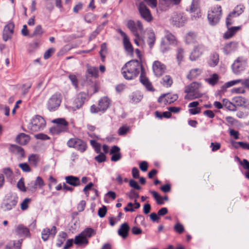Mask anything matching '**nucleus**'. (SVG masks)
Segmentation results:
<instances>
[{"label": "nucleus", "mask_w": 249, "mask_h": 249, "mask_svg": "<svg viewBox=\"0 0 249 249\" xmlns=\"http://www.w3.org/2000/svg\"><path fill=\"white\" fill-rule=\"evenodd\" d=\"M142 70V63L137 60H132L127 62L122 68V74L126 80H132L136 78L140 70Z\"/></svg>", "instance_id": "1"}, {"label": "nucleus", "mask_w": 249, "mask_h": 249, "mask_svg": "<svg viewBox=\"0 0 249 249\" xmlns=\"http://www.w3.org/2000/svg\"><path fill=\"white\" fill-rule=\"evenodd\" d=\"M243 12V6L238 5L234 8L233 11L228 15V17L226 18V24L228 30L224 35L225 38L229 39L231 38L240 29V27L238 26L229 27V26L232 23L231 18L239 16Z\"/></svg>", "instance_id": "2"}, {"label": "nucleus", "mask_w": 249, "mask_h": 249, "mask_svg": "<svg viewBox=\"0 0 249 249\" xmlns=\"http://www.w3.org/2000/svg\"><path fill=\"white\" fill-rule=\"evenodd\" d=\"M201 87V84L197 82H193L186 87L185 92L186 95L184 99L189 100H193L202 97L203 94L199 91Z\"/></svg>", "instance_id": "3"}, {"label": "nucleus", "mask_w": 249, "mask_h": 249, "mask_svg": "<svg viewBox=\"0 0 249 249\" xmlns=\"http://www.w3.org/2000/svg\"><path fill=\"white\" fill-rule=\"evenodd\" d=\"M208 19L211 25L214 26L217 24L222 17V9L220 6L217 5L208 12Z\"/></svg>", "instance_id": "4"}, {"label": "nucleus", "mask_w": 249, "mask_h": 249, "mask_svg": "<svg viewBox=\"0 0 249 249\" xmlns=\"http://www.w3.org/2000/svg\"><path fill=\"white\" fill-rule=\"evenodd\" d=\"M45 121L41 116L36 115L28 124V128L32 132H37L42 130L45 126Z\"/></svg>", "instance_id": "5"}, {"label": "nucleus", "mask_w": 249, "mask_h": 249, "mask_svg": "<svg viewBox=\"0 0 249 249\" xmlns=\"http://www.w3.org/2000/svg\"><path fill=\"white\" fill-rule=\"evenodd\" d=\"M170 23L177 27L184 26L187 21V18L185 15L181 12H174L170 17Z\"/></svg>", "instance_id": "6"}, {"label": "nucleus", "mask_w": 249, "mask_h": 249, "mask_svg": "<svg viewBox=\"0 0 249 249\" xmlns=\"http://www.w3.org/2000/svg\"><path fill=\"white\" fill-rule=\"evenodd\" d=\"M62 99V94L59 92L54 93L49 99L47 103V108L50 111H53L56 110L60 105Z\"/></svg>", "instance_id": "7"}, {"label": "nucleus", "mask_w": 249, "mask_h": 249, "mask_svg": "<svg viewBox=\"0 0 249 249\" xmlns=\"http://www.w3.org/2000/svg\"><path fill=\"white\" fill-rule=\"evenodd\" d=\"M68 147L73 148L81 153L85 152L87 148V144L81 139L74 138L70 139L67 142Z\"/></svg>", "instance_id": "8"}, {"label": "nucleus", "mask_w": 249, "mask_h": 249, "mask_svg": "<svg viewBox=\"0 0 249 249\" xmlns=\"http://www.w3.org/2000/svg\"><path fill=\"white\" fill-rule=\"evenodd\" d=\"M52 122L56 124V126L51 129L53 133L58 134L67 130L68 123L64 119H56L53 120Z\"/></svg>", "instance_id": "9"}, {"label": "nucleus", "mask_w": 249, "mask_h": 249, "mask_svg": "<svg viewBox=\"0 0 249 249\" xmlns=\"http://www.w3.org/2000/svg\"><path fill=\"white\" fill-rule=\"evenodd\" d=\"M126 26L135 36H138L139 32L142 33L143 30L142 24L140 20L135 22L132 20H129L127 22Z\"/></svg>", "instance_id": "10"}, {"label": "nucleus", "mask_w": 249, "mask_h": 249, "mask_svg": "<svg viewBox=\"0 0 249 249\" xmlns=\"http://www.w3.org/2000/svg\"><path fill=\"white\" fill-rule=\"evenodd\" d=\"M138 9L141 17L146 21L150 22L153 20L151 12L144 2H140Z\"/></svg>", "instance_id": "11"}, {"label": "nucleus", "mask_w": 249, "mask_h": 249, "mask_svg": "<svg viewBox=\"0 0 249 249\" xmlns=\"http://www.w3.org/2000/svg\"><path fill=\"white\" fill-rule=\"evenodd\" d=\"M247 61L243 57H238L236 59L231 66L234 73L238 74L244 71L246 66Z\"/></svg>", "instance_id": "12"}, {"label": "nucleus", "mask_w": 249, "mask_h": 249, "mask_svg": "<svg viewBox=\"0 0 249 249\" xmlns=\"http://www.w3.org/2000/svg\"><path fill=\"white\" fill-rule=\"evenodd\" d=\"M18 201L17 195H13L10 196V198L3 203L1 207L4 211H10L17 205Z\"/></svg>", "instance_id": "13"}, {"label": "nucleus", "mask_w": 249, "mask_h": 249, "mask_svg": "<svg viewBox=\"0 0 249 249\" xmlns=\"http://www.w3.org/2000/svg\"><path fill=\"white\" fill-rule=\"evenodd\" d=\"M178 98L177 94H164L158 99V102L163 105L170 104L176 101Z\"/></svg>", "instance_id": "14"}, {"label": "nucleus", "mask_w": 249, "mask_h": 249, "mask_svg": "<svg viewBox=\"0 0 249 249\" xmlns=\"http://www.w3.org/2000/svg\"><path fill=\"white\" fill-rule=\"evenodd\" d=\"M14 27L15 25L13 22H9L4 26L2 35L4 41H6L12 38Z\"/></svg>", "instance_id": "15"}, {"label": "nucleus", "mask_w": 249, "mask_h": 249, "mask_svg": "<svg viewBox=\"0 0 249 249\" xmlns=\"http://www.w3.org/2000/svg\"><path fill=\"white\" fill-rule=\"evenodd\" d=\"M205 47L202 45H199L196 46L190 55V59L191 61L197 60L204 53Z\"/></svg>", "instance_id": "16"}, {"label": "nucleus", "mask_w": 249, "mask_h": 249, "mask_svg": "<svg viewBox=\"0 0 249 249\" xmlns=\"http://www.w3.org/2000/svg\"><path fill=\"white\" fill-rule=\"evenodd\" d=\"M166 69L165 66L159 61H155L153 64V71L156 76H160Z\"/></svg>", "instance_id": "17"}, {"label": "nucleus", "mask_w": 249, "mask_h": 249, "mask_svg": "<svg viewBox=\"0 0 249 249\" xmlns=\"http://www.w3.org/2000/svg\"><path fill=\"white\" fill-rule=\"evenodd\" d=\"M117 31L123 37V44L125 50L129 53H132L133 51V48L128 37L121 29H119L117 30Z\"/></svg>", "instance_id": "18"}, {"label": "nucleus", "mask_w": 249, "mask_h": 249, "mask_svg": "<svg viewBox=\"0 0 249 249\" xmlns=\"http://www.w3.org/2000/svg\"><path fill=\"white\" fill-rule=\"evenodd\" d=\"M57 232V230L55 226H53L50 230L49 228H46L43 230L41 232V237L44 241H47L49 236L54 237Z\"/></svg>", "instance_id": "19"}, {"label": "nucleus", "mask_w": 249, "mask_h": 249, "mask_svg": "<svg viewBox=\"0 0 249 249\" xmlns=\"http://www.w3.org/2000/svg\"><path fill=\"white\" fill-rule=\"evenodd\" d=\"M9 150L10 152L17 155L19 159H22L25 157L24 149L18 145L10 144L9 147Z\"/></svg>", "instance_id": "20"}, {"label": "nucleus", "mask_w": 249, "mask_h": 249, "mask_svg": "<svg viewBox=\"0 0 249 249\" xmlns=\"http://www.w3.org/2000/svg\"><path fill=\"white\" fill-rule=\"evenodd\" d=\"M45 185V183L42 178L37 177L35 182H31L29 184V190L31 191H35L37 187L42 188Z\"/></svg>", "instance_id": "21"}, {"label": "nucleus", "mask_w": 249, "mask_h": 249, "mask_svg": "<svg viewBox=\"0 0 249 249\" xmlns=\"http://www.w3.org/2000/svg\"><path fill=\"white\" fill-rule=\"evenodd\" d=\"M185 56L184 49L180 47H178L176 52V59L178 66H181V63L184 61Z\"/></svg>", "instance_id": "22"}, {"label": "nucleus", "mask_w": 249, "mask_h": 249, "mask_svg": "<svg viewBox=\"0 0 249 249\" xmlns=\"http://www.w3.org/2000/svg\"><path fill=\"white\" fill-rule=\"evenodd\" d=\"M238 43L236 42H231L226 44L223 48V52L226 54H229L237 49Z\"/></svg>", "instance_id": "23"}, {"label": "nucleus", "mask_w": 249, "mask_h": 249, "mask_svg": "<svg viewBox=\"0 0 249 249\" xmlns=\"http://www.w3.org/2000/svg\"><path fill=\"white\" fill-rule=\"evenodd\" d=\"M140 80L141 83L143 86H145V87L148 90H154L151 82L149 81L148 79L144 75L143 69L141 71V73L140 77Z\"/></svg>", "instance_id": "24"}, {"label": "nucleus", "mask_w": 249, "mask_h": 249, "mask_svg": "<svg viewBox=\"0 0 249 249\" xmlns=\"http://www.w3.org/2000/svg\"><path fill=\"white\" fill-rule=\"evenodd\" d=\"M174 5L171 0H159V9L161 11H166Z\"/></svg>", "instance_id": "25"}, {"label": "nucleus", "mask_w": 249, "mask_h": 249, "mask_svg": "<svg viewBox=\"0 0 249 249\" xmlns=\"http://www.w3.org/2000/svg\"><path fill=\"white\" fill-rule=\"evenodd\" d=\"M110 105V100L107 97H103L99 101L98 106L101 111H104L109 107Z\"/></svg>", "instance_id": "26"}, {"label": "nucleus", "mask_w": 249, "mask_h": 249, "mask_svg": "<svg viewBox=\"0 0 249 249\" xmlns=\"http://www.w3.org/2000/svg\"><path fill=\"white\" fill-rule=\"evenodd\" d=\"M190 11L192 13L196 12V16L195 15H192V18L196 19V18H198L200 16L199 13V10L198 9V0H193L191 5L190 6Z\"/></svg>", "instance_id": "27"}, {"label": "nucleus", "mask_w": 249, "mask_h": 249, "mask_svg": "<svg viewBox=\"0 0 249 249\" xmlns=\"http://www.w3.org/2000/svg\"><path fill=\"white\" fill-rule=\"evenodd\" d=\"M129 227L127 223H124L122 224L118 230V232L119 235L123 238H125L128 236V233L129 231Z\"/></svg>", "instance_id": "28"}, {"label": "nucleus", "mask_w": 249, "mask_h": 249, "mask_svg": "<svg viewBox=\"0 0 249 249\" xmlns=\"http://www.w3.org/2000/svg\"><path fill=\"white\" fill-rule=\"evenodd\" d=\"M66 182L68 184L73 186H78L80 185L79 178L77 177L69 176L65 178Z\"/></svg>", "instance_id": "29"}, {"label": "nucleus", "mask_w": 249, "mask_h": 249, "mask_svg": "<svg viewBox=\"0 0 249 249\" xmlns=\"http://www.w3.org/2000/svg\"><path fill=\"white\" fill-rule=\"evenodd\" d=\"M30 140L29 136L24 133L18 134L16 138V142L21 145L27 144Z\"/></svg>", "instance_id": "30"}, {"label": "nucleus", "mask_w": 249, "mask_h": 249, "mask_svg": "<svg viewBox=\"0 0 249 249\" xmlns=\"http://www.w3.org/2000/svg\"><path fill=\"white\" fill-rule=\"evenodd\" d=\"M16 232L21 236H27L30 233L29 229L23 225H19L17 226Z\"/></svg>", "instance_id": "31"}, {"label": "nucleus", "mask_w": 249, "mask_h": 249, "mask_svg": "<svg viewBox=\"0 0 249 249\" xmlns=\"http://www.w3.org/2000/svg\"><path fill=\"white\" fill-rule=\"evenodd\" d=\"M219 78L220 77L217 74L213 73L210 75V77L205 78V81L209 85L213 86L218 83Z\"/></svg>", "instance_id": "32"}, {"label": "nucleus", "mask_w": 249, "mask_h": 249, "mask_svg": "<svg viewBox=\"0 0 249 249\" xmlns=\"http://www.w3.org/2000/svg\"><path fill=\"white\" fill-rule=\"evenodd\" d=\"M88 240L80 233L76 236L74 239V243L78 246L86 245L88 244Z\"/></svg>", "instance_id": "33"}, {"label": "nucleus", "mask_w": 249, "mask_h": 249, "mask_svg": "<svg viewBox=\"0 0 249 249\" xmlns=\"http://www.w3.org/2000/svg\"><path fill=\"white\" fill-rule=\"evenodd\" d=\"M86 96V95L84 92H81L78 94L77 97L75 101L77 108H79L83 105Z\"/></svg>", "instance_id": "34"}, {"label": "nucleus", "mask_w": 249, "mask_h": 249, "mask_svg": "<svg viewBox=\"0 0 249 249\" xmlns=\"http://www.w3.org/2000/svg\"><path fill=\"white\" fill-rule=\"evenodd\" d=\"M132 103H138L142 99V95L139 92L132 93L129 96Z\"/></svg>", "instance_id": "35"}, {"label": "nucleus", "mask_w": 249, "mask_h": 249, "mask_svg": "<svg viewBox=\"0 0 249 249\" xmlns=\"http://www.w3.org/2000/svg\"><path fill=\"white\" fill-rule=\"evenodd\" d=\"M241 79H237L228 82L221 87V90L222 92H224L226 91L227 88L237 84L241 83Z\"/></svg>", "instance_id": "36"}, {"label": "nucleus", "mask_w": 249, "mask_h": 249, "mask_svg": "<svg viewBox=\"0 0 249 249\" xmlns=\"http://www.w3.org/2000/svg\"><path fill=\"white\" fill-rule=\"evenodd\" d=\"M202 72V71L201 69L198 68H196L192 69L188 75H187V78L189 79H193L197 77Z\"/></svg>", "instance_id": "37"}, {"label": "nucleus", "mask_w": 249, "mask_h": 249, "mask_svg": "<svg viewBox=\"0 0 249 249\" xmlns=\"http://www.w3.org/2000/svg\"><path fill=\"white\" fill-rule=\"evenodd\" d=\"M223 107H225L227 109L230 111H235L236 110V107L234 103H232L229 101L227 99H224L222 101Z\"/></svg>", "instance_id": "38"}, {"label": "nucleus", "mask_w": 249, "mask_h": 249, "mask_svg": "<svg viewBox=\"0 0 249 249\" xmlns=\"http://www.w3.org/2000/svg\"><path fill=\"white\" fill-rule=\"evenodd\" d=\"M196 38V34L192 32L188 33L185 37V41L187 44L193 43L195 42Z\"/></svg>", "instance_id": "39"}, {"label": "nucleus", "mask_w": 249, "mask_h": 249, "mask_svg": "<svg viewBox=\"0 0 249 249\" xmlns=\"http://www.w3.org/2000/svg\"><path fill=\"white\" fill-rule=\"evenodd\" d=\"M39 161V156L36 154H32L28 157V161L30 164L36 167Z\"/></svg>", "instance_id": "40"}, {"label": "nucleus", "mask_w": 249, "mask_h": 249, "mask_svg": "<svg viewBox=\"0 0 249 249\" xmlns=\"http://www.w3.org/2000/svg\"><path fill=\"white\" fill-rule=\"evenodd\" d=\"M219 62V55L217 53H213L211 56L209 64L212 67L216 66Z\"/></svg>", "instance_id": "41"}, {"label": "nucleus", "mask_w": 249, "mask_h": 249, "mask_svg": "<svg viewBox=\"0 0 249 249\" xmlns=\"http://www.w3.org/2000/svg\"><path fill=\"white\" fill-rule=\"evenodd\" d=\"M165 38L167 40L169 44L177 45V41L176 40L174 36L168 31H166Z\"/></svg>", "instance_id": "42"}, {"label": "nucleus", "mask_w": 249, "mask_h": 249, "mask_svg": "<svg viewBox=\"0 0 249 249\" xmlns=\"http://www.w3.org/2000/svg\"><path fill=\"white\" fill-rule=\"evenodd\" d=\"M21 240L11 241L8 245L6 247V249H20Z\"/></svg>", "instance_id": "43"}, {"label": "nucleus", "mask_w": 249, "mask_h": 249, "mask_svg": "<svg viewBox=\"0 0 249 249\" xmlns=\"http://www.w3.org/2000/svg\"><path fill=\"white\" fill-rule=\"evenodd\" d=\"M235 106L242 107L245 105L246 103V99L242 96H237L233 99Z\"/></svg>", "instance_id": "44"}, {"label": "nucleus", "mask_w": 249, "mask_h": 249, "mask_svg": "<svg viewBox=\"0 0 249 249\" xmlns=\"http://www.w3.org/2000/svg\"><path fill=\"white\" fill-rule=\"evenodd\" d=\"M81 235H83L86 238H90L94 234H95V231L92 228H86L84 231L81 232Z\"/></svg>", "instance_id": "45"}, {"label": "nucleus", "mask_w": 249, "mask_h": 249, "mask_svg": "<svg viewBox=\"0 0 249 249\" xmlns=\"http://www.w3.org/2000/svg\"><path fill=\"white\" fill-rule=\"evenodd\" d=\"M147 42L150 48H152L155 42V36L153 32H150L148 34Z\"/></svg>", "instance_id": "46"}, {"label": "nucleus", "mask_w": 249, "mask_h": 249, "mask_svg": "<svg viewBox=\"0 0 249 249\" xmlns=\"http://www.w3.org/2000/svg\"><path fill=\"white\" fill-rule=\"evenodd\" d=\"M43 33V31L41 26L38 25L36 27L33 33L30 35V37H33L35 36H41Z\"/></svg>", "instance_id": "47"}, {"label": "nucleus", "mask_w": 249, "mask_h": 249, "mask_svg": "<svg viewBox=\"0 0 249 249\" xmlns=\"http://www.w3.org/2000/svg\"><path fill=\"white\" fill-rule=\"evenodd\" d=\"M150 192L156 200L157 204L162 205L164 203L162 198L156 191H151Z\"/></svg>", "instance_id": "48"}, {"label": "nucleus", "mask_w": 249, "mask_h": 249, "mask_svg": "<svg viewBox=\"0 0 249 249\" xmlns=\"http://www.w3.org/2000/svg\"><path fill=\"white\" fill-rule=\"evenodd\" d=\"M90 144L94 148L95 152L97 153H100L101 150V144L97 142L95 140H90Z\"/></svg>", "instance_id": "49"}, {"label": "nucleus", "mask_w": 249, "mask_h": 249, "mask_svg": "<svg viewBox=\"0 0 249 249\" xmlns=\"http://www.w3.org/2000/svg\"><path fill=\"white\" fill-rule=\"evenodd\" d=\"M107 52V46L106 43H103L101 46V50L99 52L100 55L102 58V61H104L106 56L105 53Z\"/></svg>", "instance_id": "50"}, {"label": "nucleus", "mask_w": 249, "mask_h": 249, "mask_svg": "<svg viewBox=\"0 0 249 249\" xmlns=\"http://www.w3.org/2000/svg\"><path fill=\"white\" fill-rule=\"evenodd\" d=\"M88 73L91 75L92 76L97 77L98 76V69L96 67H89L88 68Z\"/></svg>", "instance_id": "51"}, {"label": "nucleus", "mask_w": 249, "mask_h": 249, "mask_svg": "<svg viewBox=\"0 0 249 249\" xmlns=\"http://www.w3.org/2000/svg\"><path fill=\"white\" fill-rule=\"evenodd\" d=\"M95 18V15L90 13L87 14L84 17L85 21L88 23H91Z\"/></svg>", "instance_id": "52"}, {"label": "nucleus", "mask_w": 249, "mask_h": 249, "mask_svg": "<svg viewBox=\"0 0 249 249\" xmlns=\"http://www.w3.org/2000/svg\"><path fill=\"white\" fill-rule=\"evenodd\" d=\"M163 84L167 87L171 86L173 83L171 77L169 75H166L163 78Z\"/></svg>", "instance_id": "53"}, {"label": "nucleus", "mask_w": 249, "mask_h": 249, "mask_svg": "<svg viewBox=\"0 0 249 249\" xmlns=\"http://www.w3.org/2000/svg\"><path fill=\"white\" fill-rule=\"evenodd\" d=\"M2 172L7 178H11L13 175V172L9 167L3 168Z\"/></svg>", "instance_id": "54"}, {"label": "nucleus", "mask_w": 249, "mask_h": 249, "mask_svg": "<svg viewBox=\"0 0 249 249\" xmlns=\"http://www.w3.org/2000/svg\"><path fill=\"white\" fill-rule=\"evenodd\" d=\"M126 195L129 197L130 199H135L137 200L138 198L139 197V195L138 193H137L133 189H131L130 191L126 194Z\"/></svg>", "instance_id": "55"}, {"label": "nucleus", "mask_w": 249, "mask_h": 249, "mask_svg": "<svg viewBox=\"0 0 249 249\" xmlns=\"http://www.w3.org/2000/svg\"><path fill=\"white\" fill-rule=\"evenodd\" d=\"M19 167L24 172H30L31 171V168L27 163H21L18 164Z\"/></svg>", "instance_id": "56"}, {"label": "nucleus", "mask_w": 249, "mask_h": 249, "mask_svg": "<svg viewBox=\"0 0 249 249\" xmlns=\"http://www.w3.org/2000/svg\"><path fill=\"white\" fill-rule=\"evenodd\" d=\"M31 201V199L29 198H26L23 200L20 205V208L22 210L25 211L28 208V204Z\"/></svg>", "instance_id": "57"}, {"label": "nucleus", "mask_w": 249, "mask_h": 249, "mask_svg": "<svg viewBox=\"0 0 249 249\" xmlns=\"http://www.w3.org/2000/svg\"><path fill=\"white\" fill-rule=\"evenodd\" d=\"M107 209L106 206H103L102 207L100 208L98 212V215L101 217H104L107 213Z\"/></svg>", "instance_id": "58"}, {"label": "nucleus", "mask_w": 249, "mask_h": 249, "mask_svg": "<svg viewBox=\"0 0 249 249\" xmlns=\"http://www.w3.org/2000/svg\"><path fill=\"white\" fill-rule=\"evenodd\" d=\"M129 184L130 187L134 188L135 189L139 190L141 189V187L139 186L138 182L133 179H130L129 180Z\"/></svg>", "instance_id": "59"}, {"label": "nucleus", "mask_w": 249, "mask_h": 249, "mask_svg": "<svg viewBox=\"0 0 249 249\" xmlns=\"http://www.w3.org/2000/svg\"><path fill=\"white\" fill-rule=\"evenodd\" d=\"M54 52V49L53 48L49 49L47 50L44 54V58L45 59L49 58L52 54Z\"/></svg>", "instance_id": "60"}, {"label": "nucleus", "mask_w": 249, "mask_h": 249, "mask_svg": "<svg viewBox=\"0 0 249 249\" xmlns=\"http://www.w3.org/2000/svg\"><path fill=\"white\" fill-rule=\"evenodd\" d=\"M170 49V47L168 45H166L164 42V41H162L161 42L160 45V50L162 53H165L168 52Z\"/></svg>", "instance_id": "61"}, {"label": "nucleus", "mask_w": 249, "mask_h": 249, "mask_svg": "<svg viewBox=\"0 0 249 249\" xmlns=\"http://www.w3.org/2000/svg\"><path fill=\"white\" fill-rule=\"evenodd\" d=\"M18 188L22 192H25L26 191V188L24 185V183L22 178L19 179L17 183Z\"/></svg>", "instance_id": "62"}, {"label": "nucleus", "mask_w": 249, "mask_h": 249, "mask_svg": "<svg viewBox=\"0 0 249 249\" xmlns=\"http://www.w3.org/2000/svg\"><path fill=\"white\" fill-rule=\"evenodd\" d=\"M69 78L71 82L72 85L75 87V88H77L78 86V82L76 76L73 74H70Z\"/></svg>", "instance_id": "63"}, {"label": "nucleus", "mask_w": 249, "mask_h": 249, "mask_svg": "<svg viewBox=\"0 0 249 249\" xmlns=\"http://www.w3.org/2000/svg\"><path fill=\"white\" fill-rule=\"evenodd\" d=\"M106 156L102 153H100V154L95 158V160L99 163H101L106 160Z\"/></svg>", "instance_id": "64"}]
</instances>
